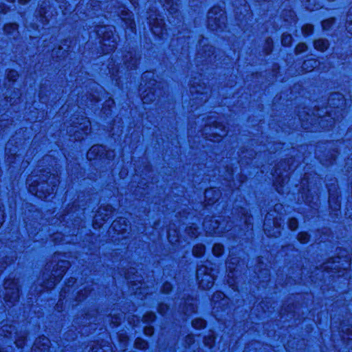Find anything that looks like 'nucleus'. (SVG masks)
Listing matches in <instances>:
<instances>
[{
  "instance_id": "nucleus-1",
  "label": "nucleus",
  "mask_w": 352,
  "mask_h": 352,
  "mask_svg": "<svg viewBox=\"0 0 352 352\" xmlns=\"http://www.w3.org/2000/svg\"><path fill=\"white\" fill-rule=\"evenodd\" d=\"M58 184V177L49 173L39 176L30 175L26 180L29 192L41 199H47L53 195Z\"/></svg>"
},
{
  "instance_id": "nucleus-2",
  "label": "nucleus",
  "mask_w": 352,
  "mask_h": 352,
  "mask_svg": "<svg viewBox=\"0 0 352 352\" xmlns=\"http://www.w3.org/2000/svg\"><path fill=\"white\" fill-rule=\"evenodd\" d=\"M154 74L151 72H146L142 76V80L146 81L149 80L148 82L145 83L146 88L142 92V100L143 103H150L155 101L161 94V82H157L154 79Z\"/></svg>"
},
{
  "instance_id": "nucleus-3",
  "label": "nucleus",
  "mask_w": 352,
  "mask_h": 352,
  "mask_svg": "<svg viewBox=\"0 0 352 352\" xmlns=\"http://www.w3.org/2000/svg\"><path fill=\"white\" fill-rule=\"evenodd\" d=\"M70 263L69 261L65 260H60L57 264L53 267L50 274L44 272L43 276L45 280L43 285H42L43 289L50 290L54 288L57 283L59 282L63 277Z\"/></svg>"
},
{
  "instance_id": "nucleus-4",
  "label": "nucleus",
  "mask_w": 352,
  "mask_h": 352,
  "mask_svg": "<svg viewBox=\"0 0 352 352\" xmlns=\"http://www.w3.org/2000/svg\"><path fill=\"white\" fill-rule=\"evenodd\" d=\"M190 91L192 96V106L201 104L208 99L209 88L199 78H194V80L190 82Z\"/></svg>"
},
{
  "instance_id": "nucleus-5",
  "label": "nucleus",
  "mask_w": 352,
  "mask_h": 352,
  "mask_svg": "<svg viewBox=\"0 0 352 352\" xmlns=\"http://www.w3.org/2000/svg\"><path fill=\"white\" fill-rule=\"evenodd\" d=\"M226 12L219 7H213L208 14V25L212 30L223 29L226 26Z\"/></svg>"
},
{
  "instance_id": "nucleus-6",
  "label": "nucleus",
  "mask_w": 352,
  "mask_h": 352,
  "mask_svg": "<svg viewBox=\"0 0 352 352\" xmlns=\"http://www.w3.org/2000/svg\"><path fill=\"white\" fill-rule=\"evenodd\" d=\"M226 135L225 126L219 122H212L207 124L203 129L202 135L206 138L213 141H219Z\"/></svg>"
},
{
  "instance_id": "nucleus-7",
  "label": "nucleus",
  "mask_w": 352,
  "mask_h": 352,
  "mask_svg": "<svg viewBox=\"0 0 352 352\" xmlns=\"http://www.w3.org/2000/svg\"><path fill=\"white\" fill-rule=\"evenodd\" d=\"M212 270L206 265H199L197 270V280L199 287L207 290L212 288L214 285V276L211 274Z\"/></svg>"
},
{
  "instance_id": "nucleus-8",
  "label": "nucleus",
  "mask_w": 352,
  "mask_h": 352,
  "mask_svg": "<svg viewBox=\"0 0 352 352\" xmlns=\"http://www.w3.org/2000/svg\"><path fill=\"white\" fill-rule=\"evenodd\" d=\"M221 217L219 219H212L204 222V228L208 234L212 236H219L223 232L228 231L231 228V226H222L221 223Z\"/></svg>"
},
{
  "instance_id": "nucleus-9",
  "label": "nucleus",
  "mask_w": 352,
  "mask_h": 352,
  "mask_svg": "<svg viewBox=\"0 0 352 352\" xmlns=\"http://www.w3.org/2000/svg\"><path fill=\"white\" fill-rule=\"evenodd\" d=\"M98 34H103L101 43L104 46H107L109 49L106 50V53H109L116 47L118 36L113 33L110 28L102 27L98 30Z\"/></svg>"
},
{
  "instance_id": "nucleus-10",
  "label": "nucleus",
  "mask_w": 352,
  "mask_h": 352,
  "mask_svg": "<svg viewBox=\"0 0 352 352\" xmlns=\"http://www.w3.org/2000/svg\"><path fill=\"white\" fill-rule=\"evenodd\" d=\"M113 208L109 204L100 206L94 217V228H96L97 226L99 228L102 225V222L107 221L113 214Z\"/></svg>"
},
{
  "instance_id": "nucleus-11",
  "label": "nucleus",
  "mask_w": 352,
  "mask_h": 352,
  "mask_svg": "<svg viewBox=\"0 0 352 352\" xmlns=\"http://www.w3.org/2000/svg\"><path fill=\"white\" fill-rule=\"evenodd\" d=\"M149 24L153 33L160 37H162L166 31L164 20L158 18L156 14H155V17H153L152 15L149 16Z\"/></svg>"
},
{
  "instance_id": "nucleus-12",
  "label": "nucleus",
  "mask_w": 352,
  "mask_h": 352,
  "mask_svg": "<svg viewBox=\"0 0 352 352\" xmlns=\"http://www.w3.org/2000/svg\"><path fill=\"white\" fill-rule=\"evenodd\" d=\"M76 122H74V127L77 129L74 133H77L78 131H82L83 133L88 134L91 132V123L87 118L82 116L76 118Z\"/></svg>"
},
{
  "instance_id": "nucleus-13",
  "label": "nucleus",
  "mask_w": 352,
  "mask_h": 352,
  "mask_svg": "<svg viewBox=\"0 0 352 352\" xmlns=\"http://www.w3.org/2000/svg\"><path fill=\"white\" fill-rule=\"evenodd\" d=\"M128 221L124 217H119L112 223L113 230L118 234H124L130 230V226Z\"/></svg>"
},
{
  "instance_id": "nucleus-14",
  "label": "nucleus",
  "mask_w": 352,
  "mask_h": 352,
  "mask_svg": "<svg viewBox=\"0 0 352 352\" xmlns=\"http://www.w3.org/2000/svg\"><path fill=\"white\" fill-rule=\"evenodd\" d=\"M120 18L125 21L127 28H130L132 31L135 29V23L132 19V13L125 8H123L119 12Z\"/></svg>"
},
{
  "instance_id": "nucleus-15",
  "label": "nucleus",
  "mask_w": 352,
  "mask_h": 352,
  "mask_svg": "<svg viewBox=\"0 0 352 352\" xmlns=\"http://www.w3.org/2000/svg\"><path fill=\"white\" fill-rule=\"evenodd\" d=\"M105 147L101 144H96L88 151L87 156L89 160H93L98 157H102L104 153Z\"/></svg>"
},
{
  "instance_id": "nucleus-16",
  "label": "nucleus",
  "mask_w": 352,
  "mask_h": 352,
  "mask_svg": "<svg viewBox=\"0 0 352 352\" xmlns=\"http://www.w3.org/2000/svg\"><path fill=\"white\" fill-rule=\"evenodd\" d=\"M139 60V57L137 54L132 52H128L124 58V63L129 69H135Z\"/></svg>"
},
{
  "instance_id": "nucleus-17",
  "label": "nucleus",
  "mask_w": 352,
  "mask_h": 352,
  "mask_svg": "<svg viewBox=\"0 0 352 352\" xmlns=\"http://www.w3.org/2000/svg\"><path fill=\"white\" fill-rule=\"evenodd\" d=\"M204 197L208 204H210L219 199L220 192L218 189L210 188L205 190Z\"/></svg>"
},
{
  "instance_id": "nucleus-18",
  "label": "nucleus",
  "mask_w": 352,
  "mask_h": 352,
  "mask_svg": "<svg viewBox=\"0 0 352 352\" xmlns=\"http://www.w3.org/2000/svg\"><path fill=\"white\" fill-rule=\"evenodd\" d=\"M273 228H272L271 226L268 225L265 221L264 223V231L268 236L276 238L280 234V228L277 226L275 222L273 223Z\"/></svg>"
},
{
  "instance_id": "nucleus-19",
  "label": "nucleus",
  "mask_w": 352,
  "mask_h": 352,
  "mask_svg": "<svg viewBox=\"0 0 352 352\" xmlns=\"http://www.w3.org/2000/svg\"><path fill=\"white\" fill-rule=\"evenodd\" d=\"M212 302L216 306L217 303L219 302L217 307H221L225 305L228 303V300L226 298L224 294L221 292H215L211 298Z\"/></svg>"
},
{
  "instance_id": "nucleus-20",
  "label": "nucleus",
  "mask_w": 352,
  "mask_h": 352,
  "mask_svg": "<svg viewBox=\"0 0 352 352\" xmlns=\"http://www.w3.org/2000/svg\"><path fill=\"white\" fill-rule=\"evenodd\" d=\"M214 53V49L213 46L204 43L202 48L198 52V58H210Z\"/></svg>"
},
{
  "instance_id": "nucleus-21",
  "label": "nucleus",
  "mask_w": 352,
  "mask_h": 352,
  "mask_svg": "<svg viewBox=\"0 0 352 352\" xmlns=\"http://www.w3.org/2000/svg\"><path fill=\"white\" fill-rule=\"evenodd\" d=\"M197 305H195L193 299H188L185 301L183 307V312L185 315L189 316L192 313L196 312Z\"/></svg>"
},
{
  "instance_id": "nucleus-22",
  "label": "nucleus",
  "mask_w": 352,
  "mask_h": 352,
  "mask_svg": "<svg viewBox=\"0 0 352 352\" xmlns=\"http://www.w3.org/2000/svg\"><path fill=\"white\" fill-rule=\"evenodd\" d=\"M178 0H165L163 6L170 14H177L178 11Z\"/></svg>"
},
{
  "instance_id": "nucleus-23",
  "label": "nucleus",
  "mask_w": 352,
  "mask_h": 352,
  "mask_svg": "<svg viewBox=\"0 0 352 352\" xmlns=\"http://www.w3.org/2000/svg\"><path fill=\"white\" fill-rule=\"evenodd\" d=\"M318 60L314 58H311L304 61V63L302 65V69L306 72H309L312 71L316 67H318Z\"/></svg>"
},
{
  "instance_id": "nucleus-24",
  "label": "nucleus",
  "mask_w": 352,
  "mask_h": 352,
  "mask_svg": "<svg viewBox=\"0 0 352 352\" xmlns=\"http://www.w3.org/2000/svg\"><path fill=\"white\" fill-rule=\"evenodd\" d=\"M314 45L316 50L320 52H324L328 48L329 44L327 40L318 38L314 41Z\"/></svg>"
},
{
  "instance_id": "nucleus-25",
  "label": "nucleus",
  "mask_w": 352,
  "mask_h": 352,
  "mask_svg": "<svg viewBox=\"0 0 352 352\" xmlns=\"http://www.w3.org/2000/svg\"><path fill=\"white\" fill-rule=\"evenodd\" d=\"M91 352H112V349L111 346H102L101 344L96 343L92 346Z\"/></svg>"
},
{
  "instance_id": "nucleus-26",
  "label": "nucleus",
  "mask_w": 352,
  "mask_h": 352,
  "mask_svg": "<svg viewBox=\"0 0 352 352\" xmlns=\"http://www.w3.org/2000/svg\"><path fill=\"white\" fill-rule=\"evenodd\" d=\"M18 25L15 23L7 24L4 27V32L12 35L13 37L15 36V33L17 32Z\"/></svg>"
},
{
  "instance_id": "nucleus-27",
  "label": "nucleus",
  "mask_w": 352,
  "mask_h": 352,
  "mask_svg": "<svg viewBox=\"0 0 352 352\" xmlns=\"http://www.w3.org/2000/svg\"><path fill=\"white\" fill-rule=\"evenodd\" d=\"M205 252V246L202 244H197L193 247L192 254L194 256H201Z\"/></svg>"
},
{
  "instance_id": "nucleus-28",
  "label": "nucleus",
  "mask_w": 352,
  "mask_h": 352,
  "mask_svg": "<svg viewBox=\"0 0 352 352\" xmlns=\"http://www.w3.org/2000/svg\"><path fill=\"white\" fill-rule=\"evenodd\" d=\"M206 322L202 318H196L192 321V325L196 329H202L206 327Z\"/></svg>"
},
{
  "instance_id": "nucleus-29",
  "label": "nucleus",
  "mask_w": 352,
  "mask_h": 352,
  "mask_svg": "<svg viewBox=\"0 0 352 352\" xmlns=\"http://www.w3.org/2000/svg\"><path fill=\"white\" fill-rule=\"evenodd\" d=\"M214 341L215 337L212 333L206 336L204 340L205 346H208L209 348H211L214 345Z\"/></svg>"
},
{
  "instance_id": "nucleus-30",
  "label": "nucleus",
  "mask_w": 352,
  "mask_h": 352,
  "mask_svg": "<svg viewBox=\"0 0 352 352\" xmlns=\"http://www.w3.org/2000/svg\"><path fill=\"white\" fill-rule=\"evenodd\" d=\"M135 347L138 349H145L147 348V342L142 338H137L135 341Z\"/></svg>"
},
{
  "instance_id": "nucleus-31",
  "label": "nucleus",
  "mask_w": 352,
  "mask_h": 352,
  "mask_svg": "<svg viewBox=\"0 0 352 352\" xmlns=\"http://www.w3.org/2000/svg\"><path fill=\"white\" fill-rule=\"evenodd\" d=\"M282 44L285 46H289L292 44V36L289 34H283L281 38Z\"/></svg>"
},
{
  "instance_id": "nucleus-32",
  "label": "nucleus",
  "mask_w": 352,
  "mask_h": 352,
  "mask_svg": "<svg viewBox=\"0 0 352 352\" xmlns=\"http://www.w3.org/2000/svg\"><path fill=\"white\" fill-rule=\"evenodd\" d=\"M223 246L220 243H215L212 248V252L215 256H220L223 252Z\"/></svg>"
},
{
  "instance_id": "nucleus-33",
  "label": "nucleus",
  "mask_w": 352,
  "mask_h": 352,
  "mask_svg": "<svg viewBox=\"0 0 352 352\" xmlns=\"http://www.w3.org/2000/svg\"><path fill=\"white\" fill-rule=\"evenodd\" d=\"M50 340L46 337H39L36 340L35 344L39 347L41 345L48 346L50 344Z\"/></svg>"
},
{
  "instance_id": "nucleus-34",
  "label": "nucleus",
  "mask_w": 352,
  "mask_h": 352,
  "mask_svg": "<svg viewBox=\"0 0 352 352\" xmlns=\"http://www.w3.org/2000/svg\"><path fill=\"white\" fill-rule=\"evenodd\" d=\"M314 30V27L311 24H306L302 28V32L305 36H307L311 34Z\"/></svg>"
},
{
  "instance_id": "nucleus-35",
  "label": "nucleus",
  "mask_w": 352,
  "mask_h": 352,
  "mask_svg": "<svg viewBox=\"0 0 352 352\" xmlns=\"http://www.w3.org/2000/svg\"><path fill=\"white\" fill-rule=\"evenodd\" d=\"M298 240L302 243H306L309 240V235L305 232H301L298 235Z\"/></svg>"
},
{
  "instance_id": "nucleus-36",
  "label": "nucleus",
  "mask_w": 352,
  "mask_h": 352,
  "mask_svg": "<svg viewBox=\"0 0 352 352\" xmlns=\"http://www.w3.org/2000/svg\"><path fill=\"white\" fill-rule=\"evenodd\" d=\"M155 319V314L153 312H148L143 316L144 322H150L154 321Z\"/></svg>"
},
{
  "instance_id": "nucleus-37",
  "label": "nucleus",
  "mask_w": 352,
  "mask_h": 352,
  "mask_svg": "<svg viewBox=\"0 0 352 352\" xmlns=\"http://www.w3.org/2000/svg\"><path fill=\"white\" fill-rule=\"evenodd\" d=\"M272 47H273L272 39L271 38H267L265 40V53L267 54H270L272 52Z\"/></svg>"
},
{
  "instance_id": "nucleus-38",
  "label": "nucleus",
  "mask_w": 352,
  "mask_h": 352,
  "mask_svg": "<svg viewBox=\"0 0 352 352\" xmlns=\"http://www.w3.org/2000/svg\"><path fill=\"white\" fill-rule=\"evenodd\" d=\"M334 18H329L322 21V25L324 30H328L334 23Z\"/></svg>"
},
{
  "instance_id": "nucleus-39",
  "label": "nucleus",
  "mask_w": 352,
  "mask_h": 352,
  "mask_svg": "<svg viewBox=\"0 0 352 352\" xmlns=\"http://www.w3.org/2000/svg\"><path fill=\"white\" fill-rule=\"evenodd\" d=\"M298 223L296 219L291 218L288 221V226L291 230H295L297 229Z\"/></svg>"
},
{
  "instance_id": "nucleus-40",
  "label": "nucleus",
  "mask_w": 352,
  "mask_h": 352,
  "mask_svg": "<svg viewBox=\"0 0 352 352\" xmlns=\"http://www.w3.org/2000/svg\"><path fill=\"white\" fill-rule=\"evenodd\" d=\"M307 49V46L305 43H300L296 47L295 51L296 54H301L305 52Z\"/></svg>"
},
{
  "instance_id": "nucleus-41",
  "label": "nucleus",
  "mask_w": 352,
  "mask_h": 352,
  "mask_svg": "<svg viewBox=\"0 0 352 352\" xmlns=\"http://www.w3.org/2000/svg\"><path fill=\"white\" fill-rule=\"evenodd\" d=\"M172 289V285L169 283H164L162 287V292L164 294H168Z\"/></svg>"
},
{
  "instance_id": "nucleus-42",
  "label": "nucleus",
  "mask_w": 352,
  "mask_h": 352,
  "mask_svg": "<svg viewBox=\"0 0 352 352\" xmlns=\"http://www.w3.org/2000/svg\"><path fill=\"white\" fill-rule=\"evenodd\" d=\"M168 310V307L166 304H160L158 307V311L161 314H164Z\"/></svg>"
},
{
  "instance_id": "nucleus-43",
  "label": "nucleus",
  "mask_w": 352,
  "mask_h": 352,
  "mask_svg": "<svg viewBox=\"0 0 352 352\" xmlns=\"http://www.w3.org/2000/svg\"><path fill=\"white\" fill-rule=\"evenodd\" d=\"M122 317V314H120L118 316H112L111 322L113 323L115 325H118V324H120Z\"/></svg>"
},
{
  "instance_id": "nucleus-44",
  "label": "nucleus",
  "mask_w": 352,
  "mask_h": 352,
  "mask_svg": "<svg viewBox=\"0 0 352 352\" xmlns=\"http://www.w3.org/2000/svg\"><path fill=\"white\" fill-rule=\"evenodd\" d=\"M195 342V338L192 335H188L186 336L185 343L187 346H190Z\"/></svg>"
},
{
  "instance_id": "nucleus-45",
  "label": "nucleus",
  "mask_w": 352,
  "mask_h": 352,
  "mask_svg": "<svg viewBox=\"0 0 352 352\" xmlns=\"http://www.w3.org/2000/svg\"><path fill=\"white\" fill-rule=\"evenodd\" d=\"M154 333V329L152 326H146L144 327V333L146 336H152Z\"/></svg>"
},
{
  "instance_id": "nucleus-46",
  "label": "nucleus",
  "mask_w": 352,
  "mask_h": 352,
  "mask_svg": "<svg viewBox=\"0 0 352 352\" xmlns=\"http://www.w3.org/2000/svg\"><path fill=\"white\" fill-rule=\"evenodd\" d=\"M87 291H85V293H83V292H82V291H80V292L78 293V296H77V300H78V301L82 300L84 298V297H85V294H87Z\"/></svg>"
},
{
  "instance_id": "nucleus-47",
  "label": "nucleus",
  "mask_w": 352,
  "mask_h": 352,
  "mask_svg": "<svg viewBox=\"0 0 352 352\" xmlns=\"http://www.w3.org/2000/svg\"><path fill=\"white\" fill-rule=\"evenodd\" d=\"M16 76V72L14 71H10L9 74H8V78L11 79L12 80L14 81V78Z\"/></svg>"
},
{
  "instance_id": "nucleus-48",
  "label": "nucleus",
  "mask_w": 352,
  "mask_h": 352,
  "mask_svg": "<svg viewBox=\"0 0 352 352\" xmlns=\"http://www.w3.org/2000/svg\"><path fill=\"white\" fill-rule=\"evenodd\" d=\"M3 219H4L3 211L1 208V207L0 206V227L3 224Z\"/></svg>"
},
{
  "instance_id": "nucleus-49",
  "label": "nucleus",
  "mask_w": 352,
  "mask_h": 352,
  "mask_svg": "<svg viewBox=\"0 0 352 352\" xmlns=\"http://www.w3.org/2000/svg\"><path fill=\"white\" fill-rule=\"evenodd\" d=\"M43 9H44L43 8H41V10H40V11H39V14H40V15H41V16L45 17V18H46V19H47V16H45V14H47V12H45V11H43Z\"/></svg>"
},
{
  "instance_id": "nucleus-50",
  "label": "nucleus",
  "mask_w": 352,
  "mask_h": 352,
  "mask_svg": "<svg viewBox=\"0 0 352 352\" xmlns=\"http://www.w3.org/2000/svg\"><path fill=\"white\" fill-rule=\"evenodd\" d=\"M113 103H114V102H113V100H107V101L106 102L105 107H106V106H107V105H108V106H109L111 104H113Z\"/></svg>"
},
{
  "instance_id": "nucleus-51",
  "label": "nucleus",
  "mask_w": 352,
  "mask_h": 352,
  "mask_svg": "<svg viewBox=\"0 0 352 352\" xmlns=\"http://www.w3.org/2000/svg\"><path fill=\"white\" fill-rule=\"evenodd\" d=\"M91 97H92V98L90 99V100H91V101H93L94 100H95L96 102H98V101H99V100H100L98 98H97V97H96V96H92Z\"/></svg>"
},
{
  "instance_id": "nucleus-52",
  "label": "nucleus",
  "mask_w": 352,
  "mask_h": 352,
  "mask_svg": "<svg viewBox=\"0 0 352 352\" xmlns=\"http://www.w3.org/2000/svg\"><path fill=\"white\" fill-rule=\"evenodd\" d=\"M168 239L170 243H174L173 240L171 239V235L170 232H168Z\"/></svg>"
},
{
  "instance_id": "nucleus-53",
  "label": "nucleus",
  "mask_w": 352,
  "mask_h": 352,
  "mask_svg": "<svg viewBox=\"0 0 352 352\" xmlns=\"http://www.w3.org/2000/svg\"><path fill=\"white\" fill-rule=\"evenodd\" d=\"M338 96V98H339L340 97H341V94H337V93L333 94L331 95V96Z\"/></svg>"
},
{
  "instance_id": "nucleus-54",
  "label": "nucleus",
  "mask_w": 352,
  "mask_h": 352,
  "mask_svg": "<svg viewBox=\"0 0 352 352\" xmlns=\"http://www.w3.org/2000/svg\"><path fill=\"white\" fill-rule=\"evenodd\" d=\"M261 306L265 310V311H266V310L265 309V302H261Z\"/></svg>"
},
{
  "instance_id": "nucleus-55",
  "label": "nucleus",
  "mask_w": 352,
  "mask_h": 352,
  "mask_svg": "<svg viewBox=\"0 0 352 352\" xmlns=\"http://www.w3.org/2000/svg\"><path fill=\"white\" fill-rule=\"evenodd\" d=\"M75 281L76 280L72 278L71 280H69V283H72L73 284V283H75Z\"/></svg>"
},
{
  "instance_id": "nucleus-56",
  "label": "nucleus",
  "mask_w": 352,
  "mask_h": 352,
  "mask_svg": "<svg viewBox=\"0 0 352 352\" xmlns=\"http://www.w3.org/2000/svg\"><path fill=\"white\" fill-rule=\"evenodd\" d=\"M30 0H23V4L26 2H28Z\"/></svg>"
},
{
  "instance_id": "nucleus-57",
  "label": "nucleus",
  "mask_w": 352,
  "mask_h": 352,
  "mask_svg": "<svg viewBox=\"0 0 352 352\" xmlns=\"http://www.w3.org/2000/svg\"><path fill=\"white\" fill-rule=\"evenodd\" d=\"M279 206H278V205H276V206H275V210H276Z\"/></svg>"
},
{
  "instance_id": "nucleus-58",
  "label": "nucleus",
  "mask_w": 352,
  "mask_h": 352,
  "mask_svg": "<svg viewBox=\"0 0 352 352\" xmlns=\"http://www.w3.org/2000/svg\"><path fill=\"white\" fill-rule=\"evenodd\" d=\"M347 29L349 30V31H350V30H350V26H349V25L347 27Z\"/></svg>"
},
{
  "instance_id": "nucleus-59",
  "label": "nucleus",
  "mask_w": 352,
  "mask_h": 352,
  "mask_svg": "<svg viewBox=\"0 0 352 352\" xmlns=\"http://www.w3.org/2000/svg\"><path fill=\"white\" fill-rule=\"evenodd\" d=\"M223 222H224V220H222V222L221 221V223H223ZM222 226H223V224H222Z\"/></svg>"
},
{
  "instance_id": "nucleus-60",
  "label": "nucleus",
  "mask_w": 352,
  "mask_h": 352,
  "mask_svg": "<svg viewBox=\"0 0 352 352\" xmlns=\"http://www.w3.org/2000/svg\"><path fill=\"white\" fill-rule=\"evenodd\" d=\"M19 1H20L21 0H19Z\"/></svg>"
}]
</instances>
